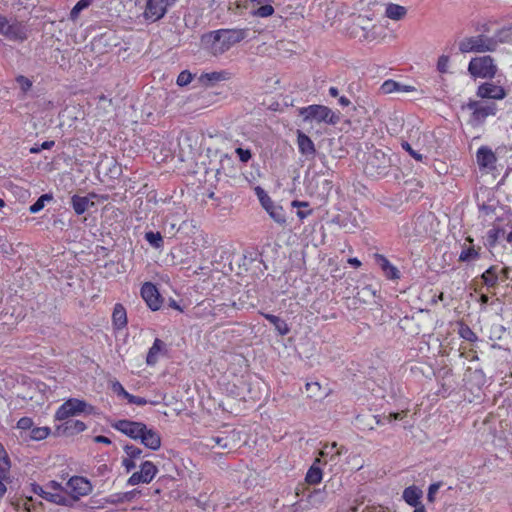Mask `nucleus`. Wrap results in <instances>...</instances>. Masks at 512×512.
Listing matches in <instances>:
<instances>
[{"instance_id":"40","label":"nucleus","mask_w":512,"mask_h":512,"mask_svg":"<svg viewBox=\"0 0 512 512\" xmlns=\"http://www.w3.org/2000/svg\"><path fill=\"white\" fill-rule=\"evenodd\" d=\"M398 88H399V82L394 81V80H386L381 85L380 89L384 94H390L393 92H397Z\"/></svg>"},{"instance_id":"62","label":"nucleus","mask_w":512,"mask_h":512,"mask_svg":"<svg viewBox=\"0 0 512 512\" xmlns=\"http://www.w3.org/2000/svg\"><path fill=\"white\" fill-rule=\"evenodd\" d=\"M381 28H382V25H380V24L373 25L372 33H373L374 38L381 36V32L379 31V30H381Z\"/></svg>"},{"instance_id":"15","label":"nucleus","mask_w":512,"mask_h":512,"mask_svg":"<svg viewBox=\"0 0 512 512\" xmlns=\"http://www.w3.org/2000/svg\"><path fill=\"white\" fill-rule=\"evenodd\" d=\"M33 491L52 503L64 506L71 504L69 497L64 493L52 492L50 489H47V487L43 488L39 485L33 484Z\"/></svg>"},{"instance_id":"6","label":"nucleus","mask_w":512,"mask_h":512,"mask_svg":"<svg viewBox=\"0 0 512 512\" xmlns=\"http://www.w3.org/2000/svg\"><path fill=\"white\" fill-rule=\"evenodd\" d=\"M468 71L475 78H493L497 72V67L494 64V59L486 55L472 58Z\"/></svg>"},{"instance_id":"37","label":"nucleus","mask_w":512,"mask_h":512,"mask_svg":"<svg viewBox=\"0 0 512 512\" xmlns=\"http://www.w3.org/2000/svg\"><path fill=\"white\" fill-rule=\"evenodd\" d=\"M50 429L48 427H36L31 430L30 437L33 440H43L49 435Z\"/></svg>"},{"instance_id":"13","label":"nucleus","mask_w":512,"mask_h":512,"mask_svg":"<svg viewBox=\"0 0 512 512\" xmlns=\"http://www.w3.org/2000/svg\"><path fill=\"white\" fill-rule=\"evenodd\" d=\"M112 427L133 440H139L145 424L131 420H118L112 423Z\"/></svg>"},{"instance_id":"26","label":"nucleus","mask_w":512,"mask_h":512,"mask_svg":"<svg viewBox=\"0 0 512 512\" xmlns=\"http://www.w3.org/2000/svg\"><path fill=\"white\" fill-rule=\"evenodd\" d=\"M112 321H113V325L117 329H122V328H124L126 326V324H127V315H126V310L123 307V305L116 304L114 306L113 314H112Z\"/></svg>"},{"instance_id":"38","label":"nucleus","mask_w":512,"mask_h":512,"mask_svg":"<svg viewBox=\"0 0 512 512\" xmlns=\"http://www.w3.org/2000/svg\"><path fill=\"white\" fill-rule=\"evenodd\" d=\"M0 471L1 472H9L10 471V461L8 455L0 443Z\"/></svg>"},{"instance_id":"51","label":"nucleus","mask_w":512,"mask_h":512,"mask_svg":"<svg viewBox=\"0 0 512 512\" xmlns=\"http://www.w3.org/2000/svg\"><path fill=\"white\" fill-rule=\"evenodd\" d=\"M235 152L238 155L239 159L244 163L248 162L251 159L252 154L251 151L248 149L237 148Z\"/></svg>"},{"instance_id":"36","label":"nucleus","mask_w":512,"mask_h":512,"mask_svg":"<svg viewBox=\"0 0 512 512\" xmlns=\"http://www.w3.org/2000/svg\"><path fill=\"white\" fill-rule=\"evenodd\" d=\"M52 200V196L48 194L41 195L38 200L30 206L29 211L31 213H37L43 209L45 202Z\"/></svg>"},{"instance_id":"59","label":"nucleus","mask_w":512,"mask_h":512,"mask_svg":"<svg viewBox=\"0 0 512 512\" xmlns=\"http://www.w3.org/2000/svg\"><path fill=\"white\" fill-rule=\"evenodd\" d=\"M416 91V88L412 85H406V84H402V83H399V88L397 90V92H415Z\"/></svg>"},{"instance_id":"30","label":"nucleus","mask_w":512,"mask_h":512,"mask_svg":"<svg viewBox=\"0 0 512 512\" xmlns=\"http://www.w3.org/2000/svg\"><path fill=\"white\" fill-rule=\"evenodd\" d=\"M163 347H164L163 341H161L160 339H155L152 347L149 349L148 354H147V358H146L147 364L154 365L157 362L158 355L162 351Z\"/></svg>"},{"instance_id":"20","label":"nucleus","mask_w":512,"mask_h":512,"mask_svg":"<svg viewBox=\"0 0 512 512\" xmlns=\"http://www.w3.org/2000/svg\"><path fill=\"white\" fill-rule=\"evenodd\" d=\"M477 164L482 169L492 170L495 166L496 156L488 147H481L476 154Z\"/></svg>"},{"instance_id":"43","label":"nucleus","mask_w":512,"mask_h":512,"mask_svg":"<svg viewBox=\"0 0 512 512\" xmlns=\"http://www.w3.org/2000/svg\"><path fill=\"white\" fill-rule=\"evenodd\" d=\"M111 389L112 391L118 396V397H121L123 399H126L127 395L129 394L125 389L124 387L122 386V384L119 382V381H112L111 382Z\"/></svg>"},{"instance_id":"25","label":"nucleus","mask_w":512,"mask_h":512,"mask_svg":"<svg viewBox=\"0 0 512 512\" xmlns=\"http://www.w3.org/2000/svg\"><path fill=\"white\" fill-rule=\"evenodd\" d=\"M406 14L407 9L404 6L394 3H389L385 9V17L394 21L402 20Z\"/></svg>"},{"instance_id":"52","label":"nucleus","mask_w":512,"mask_h":512,"mask_svg":"<svg viewBox=\"0 0 512 512\" xmlns=\"http://www.w3.org/2000/svg\"><path fill=\"white\" fill-rule=\"evenodd\" d=\"M32 425H33V421L29 417H22L17 422V428L22 429V430L30 429L32 427Z\"/></svg>"},{"instance_id":"53","label":"nucleus","mask_w":512,"mask_h":512,"mask_svg":"<svg viewBox=\"0 0 512 512\" xmlns=\"http://www.w3.org/2000/svg\"><path fill=\"white\" fill-rule=\"evenodd\" d=\"M460 333L464 339L470 342H474L477 340L476 334L468 327L463 328Z\"/></svg>"},{"instance_id":"12","label":"nucleus","mask_w":512,"mask_h":512,"mask_svg":"<svg viewBox=\"0 0 512 512\" xmlns=\"http://www.w3.org/2000/svg\"><path fill=\"white\" fill-rule=\"evenodd\" d=\"M158 472L157 467L151 461H145L140 466V471L134 472L128 479V484L131 486L140 483H150Z\"/></svg>"},{"instance_id":"11","label":"nucleus","mask_w":512,"mask_h":512,"mask_svg":"<svg viewBox=\"0 0 512 512\" xmlns=\"http://www.w3.org/2000/svg\"><path fill=\"white\" fill-rule=\"evenodd\" d=\"M257 195L261 205L269 214V216L278 224L283 225L286 223L284 210L281 206L275 205L271 198L260 188H257Z\"/></svg>"},{"instance_id":"57","label":"nucleus","mask_w":512,"mask_h":512,"mask_svg":"<svg viewBox=\"0 0 512 512\" xmlns=\"http://www.w3.org/2000/svg\"><path fill=\"white\" fill-rule=\"evenodd\" d=\"M47 489H50L52 492H58V493H63V490H64L62 488L61 484L56 481H50L47 484Z\"/></svg>"},{"instance_id":"41","label":"nucleus","mask_w":512,"mask_h":512,"mask_svg":"<svg viewBox=\"0 0 512 512\" xmlns=\"http://www.w3.org/2000/svg\"><path fill=\"white\" fill-rule=\"evenodd\" d=\"M124 451L126 453V456L133 460L139 459L142 454V450L134 445H126L124 447Z\"/></svg>"},{"instance_id":"58","label":"nucleus","mask_w":512,"mask_h":512,"mask_svg":"<svg viewBox=\"0 0 512 512\" xmlns=\"http://www.w3.org/2000/svg\"><path fill=\"white\" fill-rule=\"evenodd\" d=\"M405 416V413L402 411V412H397V413H390L388 416L385 417V419H387L389 422H391L392 420H401L403 419Z\"/></svg>"},{"instance_id":"39","label":"nucleus","mask_w":512,"mask_h":512,"mask_svg":"<svg viewBox=\"0 0 512 512\" xmlns=\"http://www.w3.org/2000/svg\"><path fill=\"white\" fill-rule=\"evenodd\" d=\"M145 239L155 248H159L162 245L163 239L159 232H147Z\"/></svg>"},{"instance_id":"23","label":"nucleus","mask_w":512,"mask_h":512,"mask_svg":"<svg viewBox=\"0 0 512 512\" xmlns=\"http://www.w3.org/2000/svg\"><path fill=\"white\" fill-rule=\"evenodd\" d=\"M231 77V74L227 71H212L203 73L199 77V82L204 86H212L217 82L227 81Z\"/></svg>"},{"instance_id":"45","label":"nucleus","mask_w":512,"mask_h":512,"mask_svg":"<svg viewBox=\"0 0 512 512\" xmlns=\"http://www.w3.org/2000/svg\"><path fill=\"white\" fill-rule=\"evenodd\" d=\"M305 388L309 397H318L320 395L321 386L318 382L306 383Z\"/></svg>"},{"instance_id":"54","label":"nucleus","mask_w":512,"mask_h":512,"mask_svg":"<svg viewBox=\"0 0 512 512\" xmlns=\"http://www.w3.org/2000/svg\"><path fill=\"white\" fill-rule=\"evenodd\" d=\"M439 488H440V484H438V483H434V484H431L429 486L428 494H427V499H428L429 502H433L434 501L435 494L437 493Z\"/></svg>"},{"instance_id":"46","label":"nucleus","mask_w":512,"mask_h":512,"mask_svg":"<svg viewBox=\"0 0 512 512\" xmlns=\"http://www.w3.org/2000/svg\"><path fill=\"white\" fill-rule=\"evenodd\" d=\"M449 68V56L441 55L437 61V69L440 73H447Z\"/></svg>"},{"instance_id":"48","label":"nucleus","mask_w":512,"mask_h":512,"mask_svg":"<svg viewBox=\"0 0 512 512\" xmlns=\"http://www.w3.org/2000/svg\"><path fill=\"white\" fill-rule=\"evenodd\" d=\"M478 256L477 251L474 248H468L463 250L459 256L460 261H469L475 259Z\"/></svg>"},{"instance_id":"3","label":"nucleus","mask_w":512,"mask_h":512,"mask_svg":"<svg viewBox=\"0 0 512 512\" xmlns=\"http://www.w3.org/2000/svg\"><path fill=\"white\" fill-rule=\"evenodd\" d=\"M0 34L10 41L23 42L28 38V28L24 22L0 14Z\"/></svg>"},{"instance_id":"17","label":"nucleus","mask_w":512,"mask_h":512,"mask_svg":"<svg viewBox=\"0 0 512 512\" xmlns=\"http://www.w3.org/2000/svg\"><path fill=\"white\" fill-rule=\"evenodd\" d=\"M297 145L299 152L306 160H313L315 158L316 149L313 141L300 130L297 131Z\"/></svg>"},{"instance_id":"60","label":"nucleus","mask_w":512,"mask_h":512,"mask_svg":"<svg viewBox=\"0 0 512 512\" xmlns=\"http://www.w3.org/2000/svg\"><path fill=\"white\" fill-rule=\"evenodd\" d=\"M94 441L97 442V443H103V444H106V445L111 444V440L108 437L102 436V435L96 436L94 438Z\"/></svg>"},{"instance_id":"34","label":"nucleus","mask_w":512,"mask_h":512,"mask_svg":"<svg viewBox=\"0 0 512 512\" xmlns=\"http://www.w3.org/2000/svg\"><path fill=\"white\" fill-rule=\"evenodd\" d=\"M92 1L93 0L78 1L70 11V19L75 22L78 19L80 12L88 8L91 5Z\"/></svg>"},{"instance_id":"2","label":"nucleus","mask_w":512,"mask_h":512,"mask_svg":"<svg viewBox=\"0 0 512 512\" xmlns=\"http://www.w3.org/2000/svg\"><path fill=\"white\" fill-rule=\"evenodd\" d=\"M299 114L305 122L326 123L335 125L339 122L340 117L329 107L324 105H310L299 109Z\"/></svg>"},{"instance_id":"61","label":"nucleus","mask_w":512,"mask_h":512,"mask_svg":"<svg viewBox=\"0 0 512 512\" xmlns=\"http://www.w3.org/2000/svg\"><path fill=\"white\" fill-rule=\"evenodd\" d=\"M498 275H499V279H500L501 281H505V280H507V279H508V277H509V269H508V268H503V269H501V270H500V274H498Z\"/></svg>"},{"instance_id":"22","label":"nucleus","mask_w":512,"mask_h":512,"mask_svg":"<svg viewBox=\"0 0 512 512\" xmlns=\"http://www.w3.org/2000/svg\"><path fill=\"white\" fill-rule=\"evenodd\" d=\"M95 194L87 196L74 195L71 199L72 207L76 214L81 215L94 205Z\"/></svg>"},{"instance_id":"21","label":"nucleus","mask_w":512,"mask_h":512,"mask_svg":"<svg viewBox=\"0 0 512 512\" xmlns=\"http://www.w3.org/2000/svg\"><path fill=\"white\" fill-rule=\"evenodd\" d=\"M203 7L202 1H193L191 7L188 12L184 15V21L187 27H194L198 25L200 18L203 15Z\"/></svg>"},{"instance_id":"50","label":"nucleus","mask_w":512,"mask_h":512,"mask_svg":"<svg viewBox=\"0 0 512 512\" xmlns=\"http://www.w3.org/2000/svg\"><path fill=\"white\" fill-rule=\"evenodd\" d=\"M16 81L23 92H27L32 86V82L27 77L22 75L18 76Z\"/></svg>"},{"instance_id":"8","label":"nucleus","mask_w":512,"mask_h":512,"mask_svg":"<svg viewBox=\"0 0 512 512\" xmlns=\"http://www.w3.org/2000/svg\"><path fill=\"white\" fill-rule=\"evenodd\" d=\"M175 0H147L143 17L150 22H156L164 17L168 7L173 6Z\"/></svg>"},{"instance_id":"31","label":"nucleus","mask_w":512,"mask_h":512,"mask_svg":"<svg viewBox=\"0 0 512 512\" xmlns=\"http://www.w3.org/2000/svg\"><path fill=\"white\" fill-rule=\"evenodd\" d=\"M326 498L325 490L314 489L308 495L307 501L312 507H317L324 502Z\"/></svg>"},{"instance_id":"9","label":"nucleus","mask_w":512,"mask_h":512,"mask_svg":"<svg viewBox=\"0 0 512 512\" xmlns=\"http://www.w3.org/2000/svg\"><path fill=\"white\" fill-rule=\"evenodd\" d=\"M467 108L472 111L471 122L475 125L482 124L488 116L495 115L497 110L496 104L479 101H469Z\"/></svg>"},{"instance_id":"14","label":"nucleus","mask_w":512,"mask_h":512,"mask_svg":"<svg viewBox=\"0 0 512 512\" xmlns=\"http://www.w3.org/2000/svg\"><path fill=\"white\" fill-rule=\"evenodd\" d=\"M141 296L152 310H158L161 307V299L156 286L150 282L143 284L141 288Z\"/></svg>"},{"instance_id":"4","label":"nucleus","mask_w":512,"mask_h":512,"mask_svg":"<svg viewBox=\"0 0 512 512\" xmlns=\"http://www.w3.org/2000/svg\"><path fill=\"white\" fill-rule=\"evenodd\" d=\"M496 47L497 41L484 35L466 37L459 43V50L461 53H483L495 51Z\"/></svg>"},{"instance_id":"24","label":"nucleus","mask_w":512,"mask_h":512,"mask_svg":"<svg viewBox=\"0 0 512 512\" xmlns=\"http://www.w3.org/2000/svg\"><path fill=\"white\" fill-rule=\"evenodd\" d=\"M377 264L380 266L385 276L389 279H398L400 277L399 270L390 263V261L383 255L376 254Z\"/></svg>"},{"instance_id":"28","label":"nucleus","mask_w":512,"mask_h":512,"mask_svg":"<svg viewBox=\"0 0 512 512\" xmlns=\"http://www.w3.org/2000/svg\"><path fill=\"white\" fill-rule=\"evenodd\" d=\"M320 462L321 459L319 457L316 458L314 464L309 468L305 477V480L308 484L315 485L321 482L323 473L322 470L319 467H317V464H319Z\"/></svg>"},{"instance_id":"33","label":"nucleus","mask_w":512,"mask_h":512,"mask_svg":"<svg viewBox=\"0 0 512 512\" xmlns=\"http://www.w3.org/2000/svg\"><path fill=\"white\" fill-rule=\"evenodd\" d=\"M337 448V443L333 442L331 444H325L323 448L320 451L321 457H328L330 456V459L333 460L336 456H340L342 454V448L337 449L335 452L334 450Z\"/></svg>"},{"instance_id":"44","label":"nucleus","mask_w":512,"mask_h":512,"mask_svg":"<svg viewBox=\"0 0 512 512\" xmlns=\"http://www.w3.org/2000/svg\"><path fill=\"white\" fill-rule=\"evenodd\" d=\"M125 400H127V402L129 404H135L137 406H144V405H146L148 403L155 404V402H149L148 400H146L143 397L134 396V395H132L130 393L127 395Z\"/></svg>"},{"instance_id":"32","label":"nucleus","mask_w":512,"mask_h":512,"mask_svg":"<svg viewBox=\"0 0 512 512\" xmlns=\"http://www.w3.org/2000/svg\"><path fill=\"white\" fill-rule=\"evenodd\" d=\"M85 429V423L80 420H71L65 423V431L70 435L83 432Z\"/></svg>"},{"instance_id":"29","label":"nucleus","mask_w":512,"mask_h":512,"mask_svg":"<svg viewBox=\"0 0 512 512\" xmlns=\"http://www.w3.org/2000/svg\"><path fill=\"white\" fill-rule=\"evenodd\" d=\"M263 317H265L271 324L274 325L276 331L281 335V336H284V335H287L289 332H290V329L287 325V323L282 320L280 317L278 316H275V315H272V314H267V313H262Z\"/></svg>"},{"instance_id":"10","label":"nucleus","mask_w":512,"mask_h":512,"mask_svg":"<svg viewBox=\"0 0 512 512\" xmlns=\"http://www.w3.org/2000/svg\"><path fill=\"white\" fill-rule=\"evenodd\" d=\"M65 491L71 496L70 501H75L88 495L92 491V485L84 477L74 476L67 482Z\"/></svg>"},{"instance_id":"42","label":"nucleus","mask_w":512,"mask_h":512,"mask_svg":"<svg viewBox=\"0 0 512 512\" xmlns=\"http://www.w3.org/2000/svg\"><path fill=\"white\" fill-rule=\"evenodd\" d=\"M209 441H210V443H208L207 445L210 446L211 448H214L216 446H218L222 449L229 448L227 438L217 436V437H211Z\"/></svg>"},{"instance_id":"19","label":"nucleus","mask_w":512,"mask_h":512,"mask_svg":"<svg viewBox=\"0 0 512 512\" xmlns=\"http://www.w3.org/2000/svg\"><path fill=\"white\" fill-rule=\"evenodd\" d=\"M139 440L145 447L151 450H158L161 447L160 434L156 430L148 428L146 425Z\"/></svg>"},{"instance_id":"55","label":"nucleus","mask_w":512,"mask_h":512,"mask_svg":"<svg viewBox=\"0 0 512 512\" xmlns=\"http://www.w3.org/2000/svg\"><path fill=\"white\" fill-rule=\"evenodd\" d=\"M9 475V472H1L0 471V500L3 498V496L5 495L6 491H7V488L4 484V480L7 479Z\"/></svg>"},{"instance_id":"1","label":"nucleus","mask_w":512,"mask_h":512,"mask_svg":"<svg viewBox=\"0 0 512 512\" xmlns=\"http://www.w3.org/2000/svg\"><path fill=\"white\" fill-rule=\"evenodd\" d=\"M247 36L246 29H219L204 34L201 45L213 56H220Z\"/></svg>"},{"instance_id":"7","label":"nucleus","mask_w":512,"mask_h":512,"mask_svg":"<svg viewBox=\"0 0 512 512\" xmlns=\"http://www.w3.org/2000/svg\"><path fill=\"white\" fill-rule=\"evenodd\" d=\"M391 166L390 157L381 150H375L367 161L366 172L371 176H382L388 172Z\"/></svg>"},{"instance_id":"49","label":"nucleus","mask_w":512,"mask_h":512,"mask_svg":"<svg viewBox=\"0 0 512 512\" xmlns=\"http://www.w3.org/2000/svg\"><path fill=\"white\" fill-rule=\"evenodd\" d=\"M402 148L406 150L415 160H423V155L414 150L408 142H402Z\"/></svg>"},{"instance_id":"18","label":"nucleus","mask_w":512,"mask_h":512,"mask_svg":"<svg viewBox=\"0 0 512 512\" xmlns=\"http://www.w3.org/2000/svg\"><path fill=\"white\" fill-rule=\"evenodd\" d=\"M273 3L274 0H250V13L261 18L269 17L274 13Z\"/></svg>"},{"instance_id":"63","label":"nucleus","mask_w":512,"mask_h":512,"mask_svg":"<svg viewBox=\"0 0 512 512\" xmlns=\"http://www.w3.org/2000/svg\"><path fill=\"white\" fill-rule=\"evenodd\" d=\"M293 207L295 208H306L309 206L308 202H302V201H298V200H294L291 204Z\"/></svg>"},{"instance_id":"64","label":"nucleus","mask_w":512,"mask_h":512,"mask_svg":"<svg viewBox=\"0 0 512 512\" xmlns=\"http://www.w3.org/2000/svg\"><path fill=\"white\" fill-rule=\"evenodd\" d=\"M311 213H312V210H306V211L298 210L297 216L302 220V219H305L306 217H308Z\"/></svg>"},{"instance_id":"47","label":"nucleus","mask_w":512,"mask_h":512,"mask_svg":"<svg viewBox=\"0 0 512 512\" xmlns=\"http://www.w3.org/2000/svg\"><path fill=\"white\" fill-rule=\"evenodd\" d=\"M193 79V75L189 71H182L177 77V84L179 86L188 85Z\"/></svg>"},{"instance_id":"35","label":"nucleus","mask_w":512,"mask_h":512,"mask_svg":"<svg viewBox=\"0 0 512 512\" xmlns=\"http://www.w3.org/2000/svg\"><path fill=\"white\" fill-rule=\"evenodd\" d=\"M482 278L487 286L493 287L499 280V275L496 273V269L491 267L482 274Z\"/></svg>"},{"instance_id":"27","label":"nucleus","mask_w":512,"mask_h":512,"mask_svg":"<svg viewBox=\"0 0 512 512\" xmlns=\"http://www.w3.org/2000/svg\"><path fill=\"white\" fill-rule=\"evenodd\" d=\"M421 497H422V491L415 486L407 487L403 491V499L410 506H416L418 504H421V502H420Z\"/></svg>"},{"instance_id":"56","label":"nucleus","mask_w":512,"mask_h":512,"mask_svg":"<svg viewBox=\"0 0 512 512\" xmlns=\"http://www.w3.org/2000/svg\"><path fill=\"white\" fill-rule=\"evenodd\" d=\"M122 465L125 467L127 472L131 471L132 469H134L136 467L134 460L127 456L123 458Z\"/></svg>"},{"instance_id":"5","label":"nucleus","mask_w":512,"mask_h":512,"mask_svg":"<svg viewBox=\"0 0 512 512\" xmlns=\"http://www.w3.org/2000/svg\"><path fill=\"white\" fill-rule=\"evenodd\" d=\"M93 407L84 400L70 398L65 401L56 411L55 419L58 421L66 420L69 417L80 415L81 413H91Z\"/></svg>"},{"instance_id":"16","label":"nucleus","mask_w":512,"mask_h":512,"mask_svg":"<svg viewBox=\"0 0 512 512\" xmlns=\"http://www.w3.org/2000/svg\"><path fill=\"white\" fill-rule=\"evenodd\" d=\"M477 96L480 98L501 100L506 97V92L503 87L487 82L478 87Z\"/></svg>"}]
</instances>
